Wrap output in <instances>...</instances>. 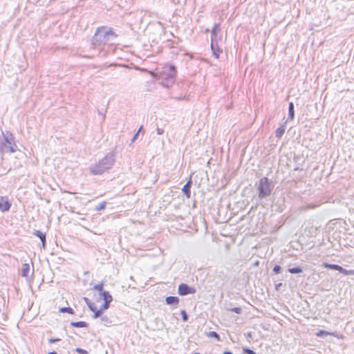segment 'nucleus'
I'll return each instance as SVG.
<instances>
[{
	"label": "nucleus",
	"mask_w": 354,
	"mask_h": 354,
	"mask_svg": "<svg viewBox=\"0 0 354 354\" xmlns=\"http://www.w3.org/2000/svg\"><path fill=\"white\" fill-rule=\"evenodd\" d=\"M156 132L158 135H162L164 133V130L161 128H157Z\"/></svg>",
	"instance_id": "nucleus-31"
},
{
	"label": "nucleus",
	"mask_w": 354,
	"mask_h": 354,
	"mask_svg": "<svg viewBox=\"0 0 354 354\" xmlns=\"http://www.w3.org/2000/svg\"><path fill=\"white\" fill-rule=\"evenodd\" d=\"M259 198H264L269 196L272 191L271 183L267 178H262L258 186Z\"/></svg>",
	"instance_id": "nucleus-5"
},
{
	"label": "nucleus",
	"mask_w": 354,
	"mask_h": 354,
	"mask_svg": "<svg viewBox=\"0 0 354 354\" xmlns=\"http://www.w3.org/2000/svg\"><path fill=\"white\" fill-rule=\"evenodd\" d=\"M223 354H233V353L231 352H229V351H225V352H224Z\"/></svg>",
	"instance_id": "nucleus-37"
},
{
	"label": "nucleus",
	"mask_w": 354,
	"mask_h": 354,
	"mask_svg": "<svg viewBox=\"0 0 354 354\" xmlns=\"http://www.w3.org/2000/svg\"><path fill=\"white\" fill-rule=\"evenodd\" d=\"M71 325L74 327L84 328L86 327V324L84 322H72Z\"/></svg>",
	"instance_id": "nucleus-17"
},
{
	"label": "nucleus",
	"mask_w": 354,
	"mask_h": 354,
	"mask_svg": "<svg viewBox=\"0 0 354 354\" xmlns=\"http://www.w3.org/2000/svg\"><path fill=\"white\" fill-rule=\"evenodd\" d=\"M104 310L105 309H103V308L102 307L98 310H95L94 311L95 313L93 315V318L94 319H97V317H99L101 315L102 311Z\"/></svg>",
	"instance_id": "nucleus-20"
},
{
	"label": "nucleus",
	"mask_w": 354,
	"mask_h": 354,
	"mask_svg": "<svg viewBox=\"0 0 354 354\" xmlns=\"http://www.w3.org/2000/svg\"><path fill=\"white\" fill-rule=\"evenodd\" d=\"M59 312L73 314V310L71 308H67V307H64V308H59Z\"/></svg>",
	"instance_id": "nucleus-19"
},
{
	"label": "nucleus",
	"mask_w": 354,
	"mask_h": 354,
	"mask_svg": "<svg viewBox=\"0 0 354 354\" xmlns=\"http://www.w3.org/2000/svg\"><path fill=\"white\" fill-rule=\"evenodd\" d=\"M17 147L15 143L14 137L10 133L3 134L0 137V151L3 153H14Z\"/></svg>",
	"instance_id": "nucleus-2"
},
{
	"label": "nucleus",
	"mask_w": 354,
	"mask_h": 354,
	"mask_svg": "<svg viewBox=\"0 0 354 354\" xmlns=\"http://www.w3.org/2000/svg\"><path fill=\"white\" fill-rule=\"evenodd\" d=\"M58 341H59V339H50L49 340V342H50V343H54V342H58Z\"/></svg>",
	"instance_id": "nucleus-34"
},
{
	"label": "nucleus",
	"mask_w": 354,
	"mask_h": 354,
	"mask_svg": "<svg viewBox=\"0 0 354 354\" xmlns=\"http://www.w3.org/2000/svg\"><path fill=\"white\" fill-rule=\"evenodd\" d=\"M100 297L104 301V304L102 306L103 309H107L109 306V304L111 302L113 299L112 296L108 292L106 291L105 292H102V295H100Z\"/></svg>",
	"instance_id": "nucleus-8"
},
{
	"label": "nucleus",
	"mask_w": 354,
	"mask_h": 354,
	"mask_svg": "<svg viewBox=\"0 0 354 354\" xmlns=\"http://www.w3.org/2000/svg\"><path fill=\"white\" fill-rule=\"evenodd\" d=\"M48 354H57L56 352H51V353H49Z\"/></svg>",
	"instance_id": "nucleus-39"
},
{
	"label": "nucleus",
	"mask_w": 354,
	"mask_h": 354,
	"mask_svg": "<svg viewBox=\"0 0 354 354\" xmlns=\"http://www.w3.org/2000/svg\"><path fill=\"white\" fill-rule=\"evenodd\" d=\"M179 302V299L177 297H167L166 298V303L169 305L177 306Z\"/></svg>",
	"instance_id": "nucleus-11"
},
{
	"label": "nucleus",
	"mask_w": 354,
	"mask_h": 354,
	"mask_svg": "<svg viewBox=\"0 0 354 354\" xmlns=\"http://www.w3.org/2000/svg\"><path fill=\"white\" fill-rule=\"evenodd\" d=\"M33 234H34V235L38 236L39 238H40L41 236V235L44 234L39 230L35 231Z\"/></svg>",
	"instance_id": "nucleus-28"
},
{
	"label": "nucleus",
	"mask_w": 354,
	"mask_h": 354,
	"mask_svg": "<svg viewBox=\"0 0 354 354\" xmlns=\"http://www.w3.org/2000/svg\"><path fill=\"white\" fill-rule=\"evenodd\" d=\"M10 207V205L8 200L4 198H0V211L6 212L8 211Z\"/></svg>",
	"instance_id": "nucleus-10"
},
{
	"label": "nucleus",
	"mask_w": 354,
	"mask_h": 354,
	"mask_svg": "<svg viewBox=\"0 0 354 354\" xmlns=\"http://www.w3.org/2000/svg\"><path fill=\"white\" fill-rule=\"evenodd\" d=\"M288 271L290 273L295 274V273H300V272H301L302 270H301V268H290L288 270Z\"/></svg>",
	"instance_id": "nucleus-22"
},
{
	"label": "nucleus",
	"mask_w": 354,
	"mask_h": 354,
	"mask_svg": "<svg viewBox=\"0 0 354 354\" xmlns=\"http://www.w3.org/2000/svg\"><path fill=\"white\" fill-rule=\"evenodd\" d=\"M32 274L30 265L28 263H24L22 265L21 275L26 279H28Z\"/></svg>",
	"instance_id": "nucleus-9"
},
{
	"label": "nucleus",
	"mask_w": 354,
	"mask_h": 354,
	"mask_svg": "<svg viewBox=\"0 0 354 354\" xmlns=\"http://www.w3.org/2000/svg\"><path fill=\"white\" fill-rule=\"evenodd\" d=\"M76 351L77 352H80V353H86L85 351L82 350V349H80V348H77Z\"/></svg>",
	"instance_id": "nucleus-35"
},
{
	"label": "nucleus",
	"mask_w": 354,
	"mask_h": 354,
	"mask_svg": "<svg viewBox=\"0 0 354 354\" xmlns=\"http://www.w3.org/2000/svg\"><path fill=\"white\" fill-rule=\"evenodd\" d=\"M105 207H106V203L102 202L100 205H98L97 206L95 207V210L100 211V210L104 209Z\"/></svg>",
	"instance_id": "nucleus-24"
},
{
	"label": "nucleus",
	"mask_w": 354,
	"mask_h": 354,
	"mask_svg": "<svg viewBox=\"0 0 354 354\" xmlns=\"http://www.w3.org/2000/svg\"><path fill=\"white\" fill-rule=\"evenodd\" d=\"M101 321L102 323L106 326H109L112 323L111 320L107 316L102 317L101 318Z\"/></svg>",
	"instance_id": "nucleus-16"
},
{
	"label": "nucleus",
	"mask_w": 354,
	"mask_h": 354,
	"mask_svg": "<svg viewBox=\"0 0 354 354\" xmlns=\"http://www.w3.org/2000/svg\"><path fill=\"white\" fill-rule=\"evenodd\" d=\"M93 288L95 290L99 291L100 295H102V292H106V291L103 290V284L102 283H100V284L95 285Z\"/></svg>",
	"instance_id": "nucleus-18"
},
{
	"label": "nucleus",
	"mask_w": 354,
	"mask_h": 354,
	"mask_svg": "<svg viewBox=\"0 0 354 354\" xmlns=\"http://www.w3.org/2000/svg\"><path fill=\"white\" fill-rule=\"evenodd\" d=\"M217 32H218V26L215 25L212 32V42H211V48L213 53L214 56L216 58H218L219 53L221 50L217 47Z\"/></svg>",
	"instance_id": "nucleus-6"
},
{
	"label": "nucleus",
	"mask_w": 354,
	"mask_h": 354,
	"mask_svg": "<svg viewBox=\"0 0 354 354\" xmlns=\"http://www.w3.org/2000/svg\"><path fill=\"white\" fill-rule=\"evenodd\" d=\"M207 337H214L216 338L218 340L220 339L219 335L214 331H211L207 333Z\"/></svg>",
	"instance_id": "nucleus-23"
},
{
	"label": "nucleus",
	"mask_w": 354,
	"mask_h": 354,
	"mask_svg": "<svg viewBox=\"0 0 354 354\" xmlns=\"http://www.w3.org/2000/svg\"><path fill=\"white\" fill-rule=\"evenodd\" d=\"M140 131V129H139V131H138V133H137L133 136V140H135L136 139V137H137V136H138V133H139V131Z\"/></svg>",
	"instance_id": "nucleus-36"
},
{
	"label": "nucleus",
	"mask_w": 354,
	"mask_h": 354,
	"mask_svg": "<svg viewBox=\"0 0 354 354\" xmlns=\"http://www.w3.org/2000/svg\"><path fill=\"white\" fill-rule=\"evenodd\" d=\"M243 351L248 354H256L252 350H250L249 348H245Z\"/></svg>",
	"instance_id": "nucleus-32"
},
{
	"label": "nucleus",
	"mask_w": 354,
	"mask_h": 354,
	"mask_svg": "<svg viewBox=\"0 0 354 354\" xmlns=\"http://www.w3.org/2000/svg\"><path fill=\"white\" fill-rule=\"evenodd\" d=\"M324 267L326 268H329V269H333V270H339L340 272H344V269L337 266V265H335V264H328V263H324Z\"/></svg>",
	"instance_id": "nucleus-13"
},
{
	"label": "nucleus",
	"mask_w": 354,
	"mask_h": 354,
	"mask_svg": "<svg viewBox=\"0 0 354 354\" xmlns=\"http://www.w3.org/2000/svg\"><path fill=\"white\" fill-rule=\"evenodd\" d=\"M158 25L161 27L162 32H163V27L160 23H158Z\"/></svg>",
	"instance_id": "nucleus-38"
},
{
	"label": "nucleus",
	"mask_w": 354,
	"mask_h": 354,
	"mask_svg": "<svg viewBox=\"0 0 354 354\" xmlns=\"http://www.w3.org/2000/svg\"><path fill=\"white\" fill-rule=\"evenodd\" d=\"M194 292V289L186 284L182 283L178 286V294L180 295H186L188 294H193Z\"/></svg>",
	"instance_id": "nucleus-7"
},
{
	"label": "nucleus",
	"mask_w": 354,
	"mask_h": 354,
	"mask_svg": "<svg viewBox=\"0 0 354 354\" xmlns=\"http://www.w3.org/2000/svg\"><path fill=\"white\" fill-rule=\"evenodd\" d=\"M113 37H115V35L111 30L101 28L97 30L93 39L95 42L106 43Z\"/></svg>",
	"instance_id": "nucleus-3"
},
{
	"label": "nucleus",
	"mask_w": 354,
	"mask_h": 354,
	"mask_svg": "<svg viewBox=\"0 0 354 354\" xmlns=\"http://www.w3.org/2000/svg\"><path fill=\"white\" fill-rule=\"evenodd\" d=\"M39 239H40V240L41 241V243H42V248H45V246H46V235L45 234L41 235V236Z\"/></svg>",
	"instance_id": "nucleus-25"
},
{
	"label": "nucleus",
	"mask_w": 354,
	"mask_h": 354,
	"mask_svg": "<svg viewBox=\"0 0 354 354\" xmlns=\"http://www.w3.org/2000/svg\"><path fill=\"white\" fill-rule=\"evenodd\" d=\"M285 131L284 127H279L276 131V136L277 137H281Z\"/></svg>",
	"instance_id": "nucleus-21"
},
{
	"label": "nucleus",
	"mask_w": 354,
	"mask_h": 354,
	"mask_svg": "<svg viewBox=\"0 0 354 354\" xmlns=\"http://www.w3.org/2000/svg\"><path fill=\"white\" fill-rule=\"evenodd\" d=\"M294 118V104L292 102L289 104L288 107V119L292 120Z\"/></svg>",
	"instance_id": "nucleus-15"
},
{
	"label": "nucleus",
	"mask_w": 354,
	"mask_h": 354,
	"mask_svg": "<svg viewBox=\"0 0 354 354\" xmlns=\"http://www.w3.org/2000/svg\"><path fill=\"white\" fill-rule=\"evenodd\" d=\"M232 311H233L237 314H240L241 312V309L240 308H234L232 309Z\"/></svg>",
	"instance_id": "nucleus-30"
},
{
	"label": "nucleus",
	"mask_w": 354,
	"mask_h": 354,
	"mask_svg": "<svg viewBox=\"0 0 354 354\" xmlns=\"http://www.w3.org/2000/svg\"><path fill=\"white\" fill-rule=\"evenodd\" d=\"M189 187H190V181H188L185 185L184 187H183L182 190L183 192H184V194L186 195V196L187 198H189L190 197V191H189Z\"/></svg>",
	"instance_id": "nucleus-14"
},
{
	"label": "nucleus",
	"mask_w": 354,
	"mask_h": 354,
	"mask_svg": "<svg viewBox=\"0 0 354 354\" xmlns=\"http://www.w3.org/2000/svg\"><path fill=\"white\" fill-rule=\"evenodd\" d=\"M176 76V72L173 66H167L164 68V71L160 73V77L165 80L164 84L169 87L170 84L174 83Z\"/></svg>",
	"instance_id": "nucleus-4"
},
{
	"label": "nucleus",
	"mask_w": 354,
	"mask_h": 354,
	"mask_svg": "<svg viewBox=\"0 0 354 354\" xmlns=\"http://www.w3.org/2000/svg\"><path fill=\"white\" fill-rule=\"evenodd\" d=\"M181 315H182V317H183V320L184 322H186L187 320V319H188L187 315L186 312L185 310H182L181 311Z\"/></svg>",
	"instance_id": "nucleus-27"
},
{
	"label": "nucleus",
	"mask_w": 354,
	"mask_h": 354,
	"mask_svg": "<svg viewBox=\"0 0 354 354\" xmlns=\"http://www.w3.org/2000/svg\"><path fill=\"white\" fill-rule=\"evenodd\" d=\"M148 73L149 74H151L153 77H160V75H158L157 73L153 72V71H148Z\"/></svg>",
	"instance_id": "nucleus-33"
},
{
	"label": "nucleus",
	"mask_w": 354,
	"mask_h": 354,
	"mask_svg": "<svg viewBox=\"0 0 354 354\" xmlns=\"http://www.w3.org/2000/svg\"><path fill=\"white\" fill-rule=\"evenodd\" d=\"M281 270V267L279 266H275L273 268V271L275 272V273H279Z\"/></svg>",
	"instance_id": "nucleus-29"
},
{
	"label": "nucleus",
	"mask_w": 354,
	"mask_h": 354,
	"mask_svg": "<svg viewBox=\"0 0 354 354\" xmlns=\"http://www.w3.org/2000/svg\"><path fill=\"white\" fill-rule=\"evenodd\" d=\"M316 335L317 337H326L328 335H332V336H334V337H338L337 334L335 333H329V332H327V331H325V330H319L318 331L317 333H316Z\"/></svg>",
	"instance_id": "nucleus-12"
},
{
	"label": "nucleus",
	"mask_w": 354,
	"mask_h": 354,
	"mask_svg": "<svg viewBox=\"0 0 354 354\" xmlns=\"http://www.w3.org/2000/svg\"><path fill=\"white\" fill-rule=\"evenodd\" d=\"M84 300L86 302V304H88V308H90V310H92V311H95V309L94 308L93 304L88 302V299L87 298L84 297Z\"/></svg>",
	"instance_id": "nucleus-26"
},
{
	"label": "nucleus",
	"mask_w": 354,
	"mask_h": 354,
	"mask_svg": "<svg viewBox=\"0 0 354 354\" xmlns=\"http://www.w3.org/2000/svg\"><path fill=\"white\" fill-rule=\"evenodd\" d=\"M115 158L112 153L107 154L97 163L92 165L90 168L91 172L94 175L102 174L109 170L114 164Z\"/></svg>",
	"instance_id": "nucleus-1"
}]
</instances>
